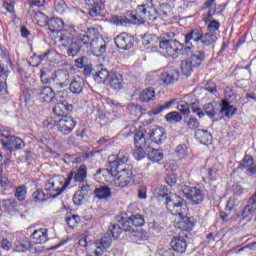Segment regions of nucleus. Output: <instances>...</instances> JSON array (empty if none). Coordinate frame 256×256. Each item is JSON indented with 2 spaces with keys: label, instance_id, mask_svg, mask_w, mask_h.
<instances>
[{
  "label": "nucleus",
  "instance_id": "f257e3e1",
  "mask_svg": "<svg viewBox=\"0 0 256 256\" xmlns=\"http://www.w3.org/2000/svg\"><path fill=\"white\" fill-rule=\"evenodd\" d=\"M73 33H75L73 29L63 30L59 38V43H61L62 47H67L69 57H75L80 52L89 55L92 40L85 34H78L75 37Z\"/></svg>",
  "mask_w": 256,
  "mask_h": 256
},
{
  "label": "nucleus",
  "instance_id": "f03ea898",
  "mask_svg": "<svg viewBox=\"0 0 256 256\" xmlns=\"http://www.w3.org/2000/svg\"><path fill=\"white\" fill-rule=\"evenodd\" d=\"M154 197L159 201H163L172 215L181 214V211H183V198L177 196V194L169 193L167 186L158 185L154 189Z\"/></svg>",
  "mask_w": 256,
  "mask_h": 256
},
{
  "label": "nucleus",
  "instance_id": "7ed1b4c3",
  "mask_svg": "<svg viewBox=\"0 0 256 256\" xmlns=\"http://www.w3.org/2000/svg\"><path fill=\"white\" fill-rule=\"evenodd\" d=\"M117 223H121L124 231L130 233L133 237L140 238L143 234V230L139 227L145 225V216L136 212H128L125 215L116 217Z\"/></svg>",
  "mask_w": 256,
  "mask_h": 256
},
{
  "label": "nucleus",
  "instance_id": "20e7f679",
  "mask_svg": "<svg viewBox=\"0 0 256 256\" xmlns=\"http://www.w3.org/2000/svg\"><path fill=\"white\" fill-rule=\"evenodd\" d=\"M203 111L210 119H213V121H221L223 117L231 119V117L235 115L237 108L229 104L227 100H223L221 104H217L216 102L205 104L203 106Z\"/></svg>",
  "mask_w": 256,
  "mask_h": 256
},
{
  "label": "nucleus",
  "instance_id": "39448f33",
  "mask_svg": "<svg viewBox=\"0 0 256 256\" xmlns=\"http://www.w3.org/2000/svg\"><path fill=\"white\" fill-rule=\"evenodd\" d=\"M129 163V153L125 150H120L116 155V160L110 162V168L98 169L94 174V179L98 183H103V177L105 175H115L121 165H127Z\"/></svg>",
  "mask_w": 256,
  "mask_h": 256
},
{
  "label": "nucleus",
  "instance_id": "423d86ee",
  "mask_svg": "<svg viewBox=\"0 0 256 256\" xmlns=\"http://www.w3.org/2000/svg\"><path fill=\"white\" fill-rule=\"evenodd\" d=\"M76 125L77 122L72 116H63L62 118H48L44 122V127H57V130L62 135H70V133H73V129H75Z\"/></svg>",
  "mask_w": 256,
  "mask_h": 256
},
{
  "label": "nucleus",
  "instance_id": "0eeeda50",
  "mask_svg": "<svg viewBox=\"0 0 256 256\" xmlns=\"http://www.w3.org/2000/svg\"><path fill=\"white\" fill-rule=\"evenodd\" d=\"M112 185L118 189H125V187H132V185H135L133 168H122L121 170L116 171V177L114 178Z\"/></svg>",
  "mask_w": 256,
  "mask_h": 256
},
{
  "label": "nucleus",
  "instance_id": "6e6552de",
  "mask_svg": "<svg viewBox=\"0 0 256 256\" xmlns=\"http://www.w3.org/2000/svg\"><path fill=\"white\" fill-rule=\"evenodd\" d=\"M159 47L166 52L168 57H172V59H177V57H179V53L181 52L183 55H187V52H185V45L176 39L161 40Z\"/></svg>",
  "mask_w": 256,
  "mask_h": 256
},
{
  "label": "nucleus",
  "instance_id": "1a4fd4ad",
  "mask_svg": "<svg viewBox=\"0 0 256 256\" xmlns=\"http://www.w3.org/2000/svg\"><path fill=\"white\" fill-rule=\"evenodd\" d=\"M180 193L183 197H186L192 205H200V203H203V199L205 198L203 191L197 187L183 185L180 188Z\"/></svg>",
  "mask_w": 256,
  "mask_h": 256
},
{
  "label": "nucleus",
  "instance_id": "9d476101",
  "mask_svg": "<svg viewBox=\"0 0 256 256\" xmlns=\"http://www.w3.org/2000/svg\"><path fill=\"white\" fill-rule=\"evenodd\" d=\"M179 70L175 67H167L158 73V83L160 85H175L179 81Z\"/></svg>",
  "mask_w": 256,
  "mask_h": 256
},
{
  "label": "nucleus",
  "instance_id": "9b49d317",
  "mask_svg": "<svg viewBox=\"0 0 256 256\" xmlns=\"http://www.w3.org/2000/svg\"><path fill=\"white\" fill-rule=\"evenodd\" d=\"M203 37V30L200 28L192 29L190 32H188L185 35V41L183 43L184 45V51L186 55H189V53H192L193 51V43H201V39Z\"/></svg>",
  "mask_w": 256,
  "mask_h": 256
},
{
  "label": "nucleus",
  "instance_id": "f8f14e48",
  "mask_svg": "<svg viewBox=\"0 0 256 256\" xmlns=\"http://www.w3.org/2000/svg\"><path fill=\"white\" fill-rule=\"evenodd\" d=\"M0 143L3 149L8 152V157L13 155V151L25 148V142L16 136H7V139H0Z\"/></svg>",
  "mask_w": 256,
  "mask_h": 256
},
{
  "label": "nucleus",
  "instance_id": "ddd939ff",
  "mask_svg": "<svg viewBox=\"0 0 256 256\" xmlns=\"http://www.w3.org/2000/svg\"><path fill=\"white\" fill-rule=\"evenodd\" d=\"M71 82V75L68 70L59 69L52 74V85L56 87V89H63V87H67Z\"/></svg>",
  "mask_w": 256,
  "mask_h": 256
},
{
  "label": "nucleus",
  "instance_id": "4468645a",
  "mask_svg": "<svg viewBox=\"0 0 256 256\" xmlns=\"http://www.w3.org/2000/svg\"><path fill=\"white\" fill-rule=\"evenodd\" d=\"M185 207L187 206L185 205V201L183 200L181 213L173 214L178 217V221H176L175 227L177 229H180V231H192L195 224L193 223L191 218L185 216V211H186Z\"/></svg>",
  "mask_w": 256,
  "mask_h": 256
},
{
  "label": "nucleus",
  "instance_id": "2eb2a0df",
  "mask_svg": "<svg viewBox=\"0 0 256 256\" xmlns=\"http://www.w3.org/2000/svg\"><path fill=\"white\" fill-rule=\"evenodd\" d=\"M116 47L118 49H122V51H129V49H133L135 45V38L128 33H122L115 37L114 39Z\"/></svg>",
  "mask_w": 256,
  "mask_h": 256
},
{
  "label": "nucleus",
  "instance_id": "dca6fc26",
  "mask_svg": "<svg viewBox=\"0 0 256 256\" xmlns=\"http://www.w3.org/2000/svg\"><path fill=\"white\" fill-rule=\"evenodd\" d=\"M238 169L245 171L246 175L250 177H255L256 175V161L251 155H245L240 162Z\"/></svg>",
  "mask_w": 256,
  "mask_h": 256
},
{
  "label": "nucleus",
  "instance_id": "f3484780",
  "mask_svg": "<svg viewBox=\"0 0 256 256\" xmlns=\"http://www.w3.org/2000/svg\"><path fill=\"white\" fill-rule=\"evenodd\" d=\"M54 117L50 119H61L63 117H68L67 113L73 111V105L69 104L67 101H58L52 109Z\"/></svg>",
  "mask_w": 256,
  "mask_h": 256
},
{
  "label": "nucleus",
  "instance_id": "a211bd4d",
  "mask_svg": "<svg viewBox=\"0 0 256 256\" xmlns=\"http://www.w3.org/2000/svg\"><path fill=\"white\" fill-rule=\"evenodd\" d=\"M91 53L92 55H97V57H101V55L107 53V44L102 38L92 40L89 55Z\"/></svg>",
  "mask_w": 256,
  "mask_h": 256
},
{
  "label": "nucleus",
  "instance_id": "6ab92c4d",
  "mask_svg": "<svg viewBox=\"0 0 256 256\" xmlns=\"http://www.w3.org/2000/svg\"><path fill=\"white\" fill-rule=\"evenodd\" d=\"M30 239L34 245H43L46 241H49V230L46 228L34 230L30 236Z\"/></svg>",
  "mask_w": 256,
  "mask_h": 256
},
{
  "label": "nucleus",
  "instance_id": "aec40b11",
  "mask_svg": "<svg viewBox=\"0 0 256 256\" xmlns=\"http://www.w3.org/2000/svg\"><path fill=\"white\" fill-rule=\"evenodd\" d=\"M149 137L153 143H156V145H163L167 139V132H165V128H153L149 133Z\"/></svg>",
  "mask_w": 256,
  "mask_h": 256
},
{
  "label": "nucleus",
  "instance_id": "412c9836",
  "mask_svg": "<svg viewBox=\"0 0 256 256\" xmlns=\"http://www.w3.org/2000/svg\"><path fill=\"white\" fill-rule=\"evenodd\" d=\"M69 89L73 95H80V93H83V89H85V79L81 76H74L69 82Z\"/></svg>",
  "mask_w": 256,
  "mask_h": 256
},
{
  "label": "nucleus",
  "instance_id": "4be33fe9",
  "mask_svg": "<svg viewBox=\"0 0 256 256\" xmlns=\"http://www.w3.org/2000/svg\"><path fill=\"white\" fill-rule=\"evenodd\" d=\"M213 15H215V10H209L207 17L205 18L207 31L208 33H219L221 23L213 19Z\"/></svg>",
  "mask_w": 256,
  "mask_h": 256
},
{
  "label": "nucleus",
  "instance_id": "5701e85b",
  "mask_svg": "<svg viewBox=\"0 0 256 256\" xmlns=\"http://www.w3.org/2000/svg\"><path fill=\"white\" fill-rule=\"evenodd\" d=\"M172 251L183 254L187 251V240L182 236H174L170 242Z\"/></svg>",
  "mask_w": 256,
  "mask_h": 256
},
{
  "label": "nucleus",
  "instance_id": "b1692460",
  "mask_svg": "<svg viewBox=\"0 0 256 256\" xmlns=\"http://www.w3.org/2000/svg\"><path fill=\"white\" fill-rule=\"evenodd\" d=\"M111 236H104L100 239V243L97 245L96 250L90 256H103V253L111 247Z\"/></svg>",
  "mask_w": 256,
  "mask_h": 256
},
{
  "label": "nucleus",
  "instance_id": "393cba45",
  "mask_svg": "<svg viewBox=\"0 0 256 256\" xmlns=\"http://www.w3.org/2000/svg\"><path fill=\"white\" fill-rule=\"evenodd\" d=\"M256 210V190L248 199V204L242 210V217L243 219H247V217H251Z\"/></svg>",
  "mask_w": 256,
  "mask_h": 256
},
{
  "label": "nucleus",
  "instance_id": "a878e982",
  "mask_svg": "<svg viewBox=\"0 0 256 256\" xmlns=\"http://www.w3.org/2000/svg\"><path fill=\"white\" fill-rule=\"evenodd\" d=\"M147 131L145 129H138L134 132V145L135 147H144V149H149V145L147 144V138L145 134Z\"/></svg>",
  "mask_w": 256,
  "mask_h": 256
},
{
  "label": "nucleus",
  "instance_id": "bb28decb",
  "mask_svg": "<svg viewBox=\"0 0 256 256\" xmlns=\"http://www.w3.org/2000/svg\"><path fill=\"white\" fill-rule=\"evenodd\" d=\"M108 83L111 89H114V91H119L123 89V85L125 84L123 82V76L121 74H115V73H112L110 75V77L108 78Z\"/></svg>",
  "mask_w": 256,
  "mask_h": 256
},
{
  "label": "nucleus",
  "instance_id": "cd10ccee",
  "mask_svg": "<svg viewBox=\"0 0 256 256\" xmlns=\"http://www.w3.org/2000/svg\"><path fill=\"white\" fill-rule=\"evenodd\" d=\"M194 136L199 143H202V145H209L213 139V135H211L209 131L203 129H197Z\"/></svg>",
  "mask_w": 256,
  "mask_h": 256
},
{
  "label": "nucleus",
  "instance_id": "c85d7f7f",
  "mask_svg": "<svg viewBox=\"0 0 256 256\" xmlns=\"http://www.w3.org/2000/svg\"><path fill=\"white\" fill-rule=\"evenodd\" d=\"M17 206V200L13 198L0 201V209L5 211V213H15V211H17Z\"/></svg>",
  "mask_w": 256,
  "mask_h": 256
},
{
  "label": "nucleus",
  "instance_id": "c756f323",
  "mask_svg": "<svg viewBox=\"0 0 256 256\" xmlns=\"http://www.w3.org/2000/svg\"><path fill=\"white\" fill-rule=\"evenodd\" d=\"M218 39L219 33L206 32L203 34L202 31V38L200 43L203 45V47H211V45H215V43H217Z\"/></svg>",
  "mask_w": 256,
  "mask_h": 256
},
{
  "label": "nucleus",
  "instance_id": "7c9ffc66",
  "mask_svg": "<svg viewBox=\"0 0 256 256\" xmlns=\"http://www.w3.org/2000/svg\"><path fill=\"white\" fill-rule=\"evenodd\" d=\"M47 26L51 33H59V31H62L65 26V22H63V19L59 17H53L50 18Z\"/></svg>",
  "mask_w": 256,
  "mask_h": 256
},
{
  "label": "nucleus",
  "instance_id": "2f4dec72",
  "mask_svg": "<svg viewBox=\"0 0 256 256\" xmlns=\"http://www.w3.org/2000/svg\"><path fill=\"white\" fill-rule=\"evenodd\" d=\"M63 191H65V187L63 186V181L59 178H52V193H50L52 199L59 197V195H61Z\"/></svg>",
  "mask_w": 256,
  "mask_h": 256
},
{
  "label": "nucleus",
  "instance_id": "473e14b6",
  "mask_svg": "<svg viewBox=\"0 0 256 256\" xmlns=\"http://www.w3.org/2000/svg\"><path fill=\"white\" fill-rule=\"evenodd\" d=\"M146 151L147 157L149 161H152V163H159V161H163V151L151 148V146H149V148H146Z\"/></svg>",
  "mask_w": 256,
  "mask_h": 256
},
{
  "label": "nucleus",
  "instance_id": "72a5a7b5",
  "mask_svg": "<svg viewBox=\"0 0 256 256\" xmlns=\"http://www.w3.org/2000/svg\"><path fill=\"white\" fill-rule=\"evenodd\" d=\"M205 61V51L196 50L190 55V62L193 67H201V63Z\"/></svg>",
  "mask_w": 256,
  "mask_h": 256
},
{
  "label": "nucleus",
  "instance_id": "f704fd0d",
  "mask_svg": "<svg viewBox=\"0 0 256 256\" xmlns=\"http://www.w3.org/2000/svg\"><path fill=\"white\" fill-rule=\"evenodd\" d=\"M123 231H125V228H123V224H111L108 228L107 235L108 237H112V239H119Z\"/></svg>",
  "mask_w": 256,
  "mask_h": 256
},
{
  "label": "nucleus",
  "instance_id": "c9c22d12",
  "mask_svg": "<svg viewBox=\"0 0 256 256\" xmlns=\"http://www.w3.org/2000/svg\"><path fill=\"white\" fill-rule=\"evenodd\" d=\"M51 199V193H45L43 190H36L32 194V201L37 204L45 203Z\"/></svg>",
  "mask_w": 256,
  "mask_h": 256
},
{
  "label": "nucleus",
  "instance_id": "e433bc0d",
  "mask_svg": "<svg viewBox=\"0 0 256 256\" xmlns=\"http://www.w3.org/2000/svg\"><path fill=\"white\" fill-rule=\"evenodd\" d=\"M40 99L46 103H51V101L55 99V92L53 91V88L49 86L43 87L40 91Z\"/></svg>",
  "mask_w": 256,
  "mask_h": 256
},
{
  "label": "nucleus",
  "instance_id": "4c0bfd02",
  "mask_svg": "<svg viewBox=\"0 0 256 256\" xmlns=\"http://www.w3.org/2000/svg\"><path fill=\"white\" fill-rule=\"evenodd\" d=\"M97 199H109L111 197V188L108 186H100L94 190Z\"/></svg>",
  "mask_w": 256,
  "mask_h": 256
},
{
  "label": "nucleus",
  "instance_id": "58836bf2",
  "mask_svg": "<svg viewBox=\"0 0 256 256\" xmlns=\"http://www.w3.org/2000/svg\"><path fill=\"white\" fill-rule=\"evenodd\" d=\"M153 99H155V90L153 88L144 89L139 96L141 103H149Z\"/></svg>",
  "mask_w": 256,
  "mask_h": 256
},
{
  "label": "nucleus",
  "instance_id": "ea45409f",
  "mask_svg": "<svg viewBox=\"0 0 256 256\" xmlns=\"http://www.w3.org/2000/svg\"><path fill=\"white\" fill-rule=\"evenodd\" d=\"M111 74L107 69H101L94 74V80L96 83H108Z\"/></svg>",
  "mask_w": 256,
  "mask_h": 256
},
{
  "label": "nucleus",
  "instance_id": "a19ab883",
  "mask_svg": "<svg viewBox=\"0 0 256 256\" xmlns=\"http://www.w3.org/2000/svg\"><path fill=\"white\" fill-rule=\"evenodd\" d=\"M87 179V166L84 164L80 165L77 172H74L75 183H83Z\"/></svg>",
  "mask_w": 256,
  "mask_h": 256
},
{
  "label": "nucleus",
  "instance_id": "79ce46f5",
  "mask_svg": "<svg viewBox=\"0 0 256 256\" xmlns=\"http://www.w3.org/2000/svg\"><path fill=\"white\" fill-rule=\"evenodd\" d=\"M176 102H177V99L173 98L164 104H160L152 110V114L159 115V113H163V111H167V109H171V107H173V105H175Z\"/></svg>",
  "mask_w": 256,
  "mask_h": 256
},
{
  "label": "nucleus",
  "instance_id": "37998d69",
  "mask_svg": "<svg viewBox=\"0 0 256 256\" xmlns=\"http://www.w3.org/2000/svg\"><path fill=\"white\" fill-rule=\"evenodd\" d=\"M146 7H148L146 19L148 18L149 21H157L159 11L153 6V0H146Z\"/></svg>",
  "mask_w": 256,
  "mask_h": 256
},
{
  "label": "nucleus",
  "instance_id": "c03bdc74",
  "mask_svg": "<svg viewBox=\"0 0 256 256\" xmlns=\"http://www.w3.org/2000/svg\"><path fill=\"white\" fill-rule=\"evenodd\" d=\"M220 167H221V164H219V162H215L213 166L209 168L206 179H208V181H216L217 173H219Z\"/></svg>",
  "mask_w": 256,
  "mask_h": 256
},
{
  "label": "nucleus",
  "instance_id": "a18cd8bd",
  "mask_svg": "<svg viewBox=\"0 0 256 256\" xmlns=\"http://www.w3.org/2000/svg\"><path fill=\"white\" fill-rule=\"evenodd\" d=\"M14 197H16L20 202L25 201L27 197V187L25 185L16 187Z\"/></svg>",
  "mask_w": 256,
  "mask_h": 256
},
{
  "label": "nucleus",
  "instance_id": "49530a36",
  "mask_svg": "<svg viewBox=\"0 0 256 256\" xmlns=\"http://www.w3.org/2000/svg\"><path fill=\"white\" fill-rule=\"evenodd\" d=\"M184 123H186L187 127L191 130L198 129L200 123L197 117L190 115L184 118Z\"/></svg>",
  "mask_w": 256,
  "mask_h": 256
},
{
  "label": "nucleus",
  "instance_id": "de8ad7c7",
  "mask_svg": "<svg viewBox=\"0 0 256 256\" xmlns=\"http://www.w3.org/2000/svg\"><path fill=\"white\" fill-rule=\"evenodd\" d=\"M181 71L186 77H189L191 73H193V63L191 60H184L181 62Z\"/></svg>",
  "mask_w": 256,
  "mask_h": 256
},
{
  "label": "nucleus",
  "instance_id": "09e8293b",
  "mask_svg": "<svg viewBox=\"0 0 256 256\" xmlns=\"http://www.w3.org/2000/svg\"><path fill=\"white\" fill-rule=\"evenodd\" d=\"M30 246L31 243H29V241H16L14 243V250L17 251V253H25V251H29Z\"/></svg>",
  "mask_w": 256,
  "mask_h": 256
},
{
  "label": "nucleus",
  "instance_id": "8fccbe9b",
  "mask_svg": "<svg viewBox=\"0 0 256 256\" xmlns=\"http://www.w3.org/2000/svg\"><path fill=\"white\" fill-rule=\"evenodd\" d=\"M165 119L168 123H180V121H183V116H181L179 112L173 111L168 113Z\"/></svg>",
  "mask_w": 256,
  "mask_h": 256
},
{
  "label": "nucleus",
  "instance_id": "3c124183",
  "mask_svg": "<svg viewBox=\"0 0 256 256\" xmlns=\"http://www.w3.org/2000/svg\"><path fill=\"white\" fill-rule=\"evenodd\" d=\"M189 105V109L192 111V113H196V115L200 118L203 119L205 117V112L201 110V106H199V101L192 102Z\"/></svg>",
  "mask_w": 256,
  "mask_h": 256
},
{
  "label": "nucleus",
  "instance_id": "603ef678",
  "mask_svg": "<svg viewBox=\"0 0 256 256\" xmlns=\"http://www.w3.org/2000/svg\"><path fill=\"white\" fill-rule=\"evenodd\" d=\"M145 146H136L133 151V157L136 158L137 161H141V159H145L147 153L145 152Z\"/></svg>",
  "mask_w": 256,
  "mask_h": 256
},
{
  "label": "nucleus",
  "instance_id": "864d4df0",
  "mask_svg": "<svg viewBox=\"0 0 256 256\" xmlns=\"http://www.w3.org/2000/svg\"><path fill=\"white\" fill-rule=\"evenodd\" d=\"M85 37H89L90 40L99 39L100 33L99 29L95 27H88L86 30V34H84Z\"/></svg>",
  "mask_w": 256,
  "mask_h": 256
},
{
  "label": "nucleus",
  "instance_id": "5fc2aeb1",
  "mask_svg": "<svg viewBox=\"0 0 256 256\" xmlns=\"http://www.w3.org/2000/svg\"><path fill=\"white\" fill-rule=\"evenodd\" d=\"M127 17L130 18L134 25H141L145 23V19L143 18V16L133 14L132 12H128Z\"/></svg>",
  "mask_w": 256,
  "mask_h": 256
},
{
  "label": "nucleus",
  "instance_id": "6e6d98bb",
  "mask_svg": "<svg viewBox=\"0 0 256 256\" xmlns=\"http://www.w3.org/2000/svg\"><path fill=\"white\" fill-rule=\"evenodd\" d=\"M112 21L114 25H127L131 23V20H129V18L117 15L112 16Z\"/></svg>",
  "mask_w": 256,
  "mask_h": 256
},
{
  "label": "nucleus",
  "instance_id": "4d7b16f0",
  "mask_svg": "<svg viewBox=\"0 0 256 256\" xmlns=\"http://www.w3.org/2000/svg\"><path fill=\"white\" fill-rule=\"evenodd\" d=\"M234 99H236L235 91H233V89H231L230 87H227L225 89V99H224V101H227V103H229V105H231V103H233Z\"/></svg>",
  "mask_w": 256,
  "mask_h": 256
},
{
  "label": "nucleus",
  "instance_id": "13d9d810",
  "mask_svg": "<svg viewBox=\"0 0 256 256\" xmlns=\"http://www.w3.org/2000/svg\"><path fill=\"white\" fill-rule=\"evenodd\" d=\"M98 15H101V4H99V2L97 4L90 6L89 9L90 17H98Z\"/></svg>",
  "mask_w": 256,
  "mask_h": 256
},
{
  "label": "nucleus",
  "instance_id": "bf43d9fd",
  "mask_svg": "<svg viewBox=\"0 0 256 256\" xmlns=\"http://www.w3.org/2000/svg\"><path fill=\"white\" fill-rule=\"evenodd\" d=\"M66 223L68 227H70L71 229H75V227H77V224L79 223V216L77 215L68 216L66 218Z\"/></svg>",
  "mask_w": 256,
  "mask_h": 256
},
{
  "label": "nucleus",
  "instance_id": "052dcab7",
  "mask_svg": "<svg viewBox=\"0 0 256 256\" xmlns=\"http://www.w3.org/2000/svg\"><path fill=\"white\" fill-rule=\"evenodd\" d=\"M175 153L177 157L183 159L187 155V146L185 144H180L175 148Z\"/></svg>",
  "mask_w": 256,
  "mask_h": 256
},
{
  "label": "nucleus",
  "instance_id": "680f3d73",
  "mask_svg": "<svg viewBox=\"0 0 256 256\" xmlns=\"http://www.w3.org/2000/svg\"><path fill=\"white\" fill-rule=\"evenodd\" d=\"M89 65V58H87L86 56L77 58L75 60V66L78 69H83V67H87Z\"/></svg>",
  "mask_w": 256,
  "mask_h": 256
},
{
  "label": "nucleus",
  "instance_id": "e2e57ef3",
  "mask_svg": "<svg viewBox=\"0 0 256 256\" xmlns=\"http://www.w3.org/2000/svg\"><path fill=\"white\" fill-rule=\"evenodd\" d=\"M177 109L182 115H189L191 113V110L189 109V104L187 102H180L177 106Z\"/></svg>",
  "mask_w": 256,
  "mask_h": 256
},
{
  "label": "nucleus",
  "instance_id": "0e129e2a",
  "mask_svg": "<svg viewBox=\"0 0 256 256\" xmlns=\"http://www.w3.org/2000/svg\"><path fill=\"white\" fill-rule=\"evenodd\" d=\"M148 11H149V6H146L145 8V5H139L136 8V15H139L140 17L147 19Z\"/></svg>",
  "mask_w": 256,
  "mask_h": 256
},
{
  "label": "nucleus",
  "instance_id": "69168bd1",
  "mask_svg": "<svg viewBox=\"0 0 256 256\" xmlns=\"http://www.w3.org/2000/svg\"><path fill=\"white\" fill-rule=\"evenodd\" d=\"M0 247L1 249H4V251H9L13 245L7 238L0 236Z\"/></svg>",
  "mask_w": 256,
  "mask_h": 256
},
{
  "label": "nucleus",
  "instance_id": "338daca9",
  "mask_svg": "<svg viewBox=\"0 0 256 256\" xmlns=\"http://www.w3.org/2000/svg\"><path fill=\"white\" fill-rule=\"evenodd\" d=\"M78 191H79L85 198H86V197H89V195H93V192L91 191V185H89V184L82 185Z\"/></svg>",
  "mask_w": 256,
  "mask_h": 256
},
{
  "label": "nucleus",
  "instance_id": "774afa93",
  "mask_svg": "<svg viewBox=\"0 0 256 256\" xmlns=\"http://www.w3.org/2000/svg\"><path fill=\"white\" fill-rule=\"evenodd\" d=\"M84 199L85 197L83 196V194L79 192V190H77L73 196V203L74 205H81Z\"/></svg>",
  "mask_w": 256,
  "mask_h": 256
}]
</instances>
